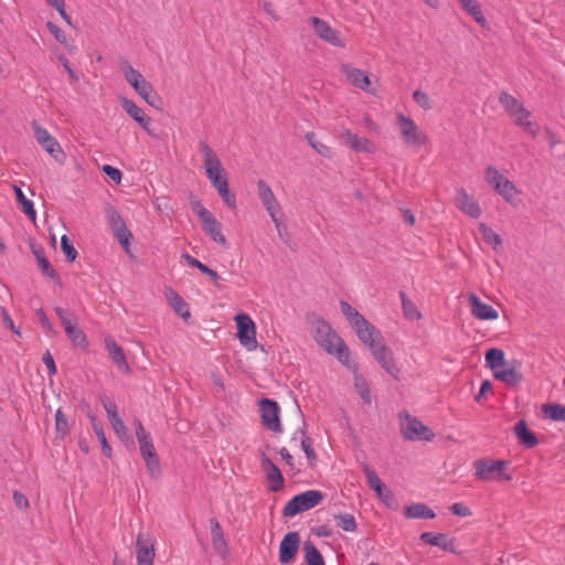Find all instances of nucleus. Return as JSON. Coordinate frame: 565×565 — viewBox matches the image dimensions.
<instances>
[{"label": "nucleus", "instance_id": "f257e3e1", "mask_svg": "<svg viewBox=\"0 0 565 565\" xmlns=\"http://www.w3.org/2000/svg\"><path fill=\"white\" fill-rule=\"evenodd\" d=\"M308 321L309 332L315 342L328 354L333 355L344 366L355 369V363L352 362L349 347L331 324L317 316L309 317Z\"/></svg>", "mask_w": 565, "mask_h": 565}, {"label": "nucleus", "instance_id": "f03ea898", "mask_svg": "<svg viewBox=\"0 0 565 565\" xmlns=\"http://www.w3.org/2000/svg\"><path fill=\"white\" fill-rule=\"evenodd\" d=\"M199 151L202 156L206 178L217 191L223 202L228 207L235 209L236 196L230 191L227 173L217 153L205 141L199 142Z\"/></svg>", "mask_w": 565, "mask_h": 565}, {"label": "nucleus", "instance_id": "7ed1b4c3", "mask_svg": "<svg viewBox=\"0 0 565 565\" xmlns=\"http://www.w3.org/2000/svg\"><path fill=\"white\" fill-rule=\"evenodd\" d=\"M340 308L358 339L370 350L371 353L386 342L381 331L350 303L341 301Z\"/></svg>", "mask_w": 565, "mask_h": 565}, {"label": "nucleus", "instance_id": "20e7f679", "mask_svg": "<svg viewBox=\"0 0 565 565\" xmlns=\"http://www.w3.org/2000/svg\"><path fill=\"white\" fill-rule=\"evenodd\" d=\"M395 125L405 146L417 150L428 143L427 134L409 116L398 113Z\"/></svg>", "mask_w": 565, "mask_h": 565}, {"label": "nucleus", "instance_id": "39448f33", "mask_svg": "<svg viewBox=\"0 0 565 565\" xmlns=\"http://www.w3.org/2000/svg\"><path fill=\"white\" fill-rule=\"evenodd\" d=\"M120 71L125 79L146 103L151 106H156L160 102V97L153 89L152 85L141 75L139 71L134 68L127 62H122L120 64Z\"/></svg>", "mask_w": 565, "mask_h": 565}, {"label": "nucleus", "instance_id": "423d86ee", "mask_svg": "<svg viewBox=\"0 0 565 565\" xmlns=\"http://www.w3.org/2000/svg\"><path fill=\"white\" fill-rule=\"evenodd\" d=\"M497 381L513 388L523 381L522 362L518 359L507 360L505 353L497 349Z\"/></svg>", "mask_w": 565, "mask_h": 565}, {"label": "nucleus", "instance_id": "0eeeda50", "mask_svg": "<svg viewBox=\"0 0 565 565\" xmlns=\"http://www.w3.org/2000/svg\"><path fill=\"white\" fill-rule=\"evenodd\" d=\"M324 494L319 490H307L291 498L284 507L282 514L292 518L308 511L322 502Z\"/></svg>", "mask_w": 565, "mask_h": 565}, {"label": "nucleus", "instance_id": "6e6552de", "mask_svg": "<svg viewBox=\"0 0 565 565\" xmlns=\"http://www.w3.org/2000/svg\"><path fill=\"white\" fill-rule=\"evenodd\" d=\"M136 437L139 444L140 452L146 461L149 472L154 476L160 471V463L156 452L154 445L150 435L145 430L140 422H136Z\"/></svg>", "mask_w": 565, "mask_h": 565}, {"label": "nucleus", "instance_id": "1a4fd4ad", "mask_svg": "<svg viewBox=\"0 0 565 565\" xmlns=\"http://www.w3.org/2000/svg\"><path fill=\"white\" fill-rule=\"evenodd\" d=\"M401 434L407 440L430 441L435 437V434L428 426L408 414L401 417Z\"/></svg>", "mask_w": 565, "mask_h": 565}, {"label": "nucleus", "instance_id": "9d476101", "mask_svg": "<svg viewBox=\"0 0 565 565\" xmlns=\"http://www.w3.org/2000/svg\"><path fill=\"white\" fill-rule=\"evenodd\" d=\"M236 323V335L239 343L248 351L256 350V324L247 313H237L234 317Z\"/></svg>", "mask_w": 565, "mask_h": 565}, {"label": "nucleus", "instance_id": "9b49d317", "mask_svg": "<svg viewBox=\"0 0 565 565\" xmlns=\"http://www.w3.org/2000/svg\"><path fill=\"white\" fill-rule=\"evenodd\" d=\"M257 192L259 200L269 214L273 223L275 224L276 228L278 230L281 224V206L279 201L277 200L276 195L274 194L271 188L268 185V183L264 180H258L257 182Z\"/></svg>", "mask_w": 565, "mask_h": 565}, {"label": "nucleus", "instance_id": "f8f14e48", "mask_svg": "<svg viewBox=\"0 0 565 565\" xmlns=\"http://www.w3.org/2000/svg\"><path fill=\"white\" fill-rule=\"evenodd\" d=\"M341 71L345 76L347 82L353 87L373 96L377 94L376 86L374 85V82L367 72L355 68L348 64L342 65Z\"/></svg>", "mask_w": 565, "mask_h": 565}, {"label": "nucleus", "instance_id": "ddd939ff", "mask_svg": "<svg viewBox=\"0 0 565 565\" xmlns=\"http://www.w3.org/2000/svg\"><path fill=\"white\" fill-rule=\"evenodd\" d=\"M371 354L386 374L395 380L399 379L402 369L396 362L393 350L386 344V342Z\"/></svg>", "mask_w": 565, "mask_h": 565}, {"label": "nucleus", "instance_id": "4468645a", "mask_svg": "<svg viewBox=\"0 0 565 565\" xmlns=\"http://www.w3.org/2000/svg\"><path fill=\"white\" fill-rule=\"evenodd\" d=\"M497 194L501 195L513 209L523 205L522 191L497 170Z\"/></svg>", "mask_w": 565, "mask_h": 565}, {"label": "nucleus", "instance_id": "2eb2a0df", "mask_svg": "<svg viewBox=\"0 0 565 565\" xmlns=\"http://www.w3.org/2000/svg\"><path fill=\"white\" fill-rule=\"evenodd\" d=\"M156 541L148 533L139 532L136 539L137 565H153Z\"/></svg>", "mask_w": 565, "mask_h": 565}, {"label": "nucleus", "instance_id": "dca6fc26", "mask_svg": "<svg viewBox=\"0 0 565 565\" xmlns=\"http://www.w3.org/2000/svg\"><path fill=\"white\" fill-rule=\"evenodd\" d=\"M259 411L263 425L274 433H280L282 428L279 420V405L270 399H262Z\"/></svg>", "mask_w": 565, "mask_h": 565}, {"label": "nucleus", "instance_id": "f3484780", "mask_svg": "<svg viewBox=\"0 0 565 565\" xmlns=\"http://www.w3.org/2000/svg\"><path fill=\"white\" fill-rule=\"evenodd\" d=\"M32 129L38 143L52 157L57 158L63 154L62 147L58 141L50 134V131L40 126L36 121L32 122Z\"/></svg>", "mask_w": 565, "mask_h": 565}, {"label": "nucleus", "instance_id": "a211bd4d", "mask_svg": "<svg viewBox=\"0 0 565 565\" xmlns=\"http://www.w3.org/2000/svg\"><path fill=\"white\" fill-rule=\"evenodd\" d=\"M499 102L513 124L518 117H531V111L524 107L523 103L508 92L503 90L499 94Z\"/></svg>", "mask_w": 565, "mask_h": 565}, {"label": "nucleus", "instance_id": "6ab92c4d", "mask_svg": "<svg viewBox=\"0 0 565 565\" xmlns=\"http://www.w3.org/2000/svg\"><path fill=\"white\" fill-rule=\"evenodd\" d=\"M107 217L113 233L118 238L119 243L127 249L131 237L129 228L126 226L124 220L116 210L109 209Z\"/></svg>", "mask_w": 565, "mask_h": 565}, {"label": "nucleus", "instance_id": "aec40b11", "mask_svg": "<svg viewBox=\"0 0 565 565\" xmlns=\"http://www.w3.org/2000/svg\"><path fill=\"white\" fill-rule=\"evenodd\" d=\"M260 467L266 476L270 491H279L284 487V477L278 467L267 457L263 456Z\"/></svg>", "mask_w": 565, "mask_h": 565}, {"label": "nucleus", "instance_id": "412c9836", "mask_svg": "<svg viewBox=\"0 0 565 565\" xmlns=\"http://www.w3.org/2000/svg\"><path fill=\"white\" fill-rule=\"evenodd\" d=\"M300 537L297 532H289L284 536L279 544V562L288 564L297 554Z\"/></svg>", "mask_w": 565, "mask_h": 565}, {"label": "nucleus", "instance_id": "4be33fe9", "mask_svg": "<svg viewBox=\"0 0 565 565\" xmlns=\"http://www.w3.org/2000/svg\"><path fill=\"white\" fill-rule=\"evenodd\" d=\"M342 137H343L345 145L350 149H352L356 152H364V153L371 154L376 151V146L372 140H370L369 138H365V137H361V136L352 132L351 130L347 129L342 134Z\"/></svg>", "mask_w": 565, "mask_h": 565}, {"label": "nucleus", "instance_id": "5701e85b", "mask_svg": "<svg viewBox=\"0 0 565 565\" xmlns=\"http://www.w3.org/2000/svg\"><path fill=\"white\" fill-rule=\"evenodd\" d=\"M120 106L122 109L135 120L137 121L146 131L149 132L151 118L146 115L142 108H140L134 100L128 99L127 97H121L119 99Z\"/></svg>", "mask_w": 565, "mask_h": 565}, {"label": "nucleus", "instance_id": "b1692460", "mask_svg": "<svg viewBox=\"0 0 565 565\" xmlns=\"http://www.w3.org/2000/svg\"><path fill=\"white\" fill-rule=\"evenodd\" d=\"M103 405L114 431L119 438H125L127 436L128 429L118 414L116 404L109 399H106L103 402Z\"/></svg>", "mask_w": 565, "mask_h": 565}, {"label": "nucleus", "instance_id": "393cba45", "mask_svg": "<svg viewBox=\"0 0 565 565\" xmlns=\"http://www.w3.org/2000/svg\"><path fill=\"white\" fill-rule=\"evenodd\" d=\"M203 231L211 237V239L222 247H227V241L222 233V225L216 217L211 214L203 221H201Z\"/></svg>", "mask_w": 565, "mask_h": 565}, {"label": "nucleus", "instance_id": "a878e982", "mask_svg": "<svg viewBox=\"0 0 565 565\" xmlns=\"http://www.w3.org/2000/svg\"><path fill=\"white\" fill-rule=\"evenodd\" d=\"M456 206L471 217H478L481 213L478 203L465 190H459L455 196Z\"/></svg>", "mask_w": 565, "mask_h": 565}, {"label": "nucleus", "instance_id": "bb28decb", "mask_svg": "<svg viewBox=\"0 0 565 565\" xmlns=\"http://www.w3.org/2000/svg\"><path fill=\"white\" fill-rule=\"evenodd\" d=\"M513 430L521 446L530 449L539 445V438L527 427V424L524 419L519 420L515 424Z\"/></svg>", "mask_w": 565, "mask_h": 565}, {"label": "nucleus", "instance_id": "cd10ccee", "mask_svg": "<svg viewBox=\"0 0 565 565\" xmlns=\"http://www.w3.org/2000/svg\"><path fill=\"white\" fill-rule=\"evenodd\" d=\"M210 524L212 546L217 554L224 556L227 553V542L224 537L221 524L216 519H212Z\"/></svg>", "mask_w": 565, "mask_h": 565}, {"label": "nucleus", "instance_id": "c85d7f7f", "mask_svg": "<svg viewBox=\"0 0 565 565\" xmlns=\"http://www.w3.org/2000/svg\"><path fill=\"white\" fill-rule=\"evenodd\" d=\"M468 300L471 307V312L476 318L481 320H490L494 318V310L492 307L483 303L477 295H469Z\"/></svg>", "mask_w": 565, "mask_h": 565}, {"label": "nucleus", "instance_id": "c756f323", "mask_svg": "<svg viewBox=\"0 0 565 565\" xmlns=\"http://www.w3.org/2000/svg\"><path fill=\"white\" fill-rule=\"evenodd\" d=\"M168 303L171 308L183 319H188L190 317V310L188 303L183 300V298L173 289L168 288L164 291Z\"/></svg>", "mask_w": 565, "mask_h": 565}, {"label": "nucleus", "instance_id": "7c9ffc66", "mask_svg": "<svg viewBox=\"0 0 565 565\" xmlns=\"http://www.w3.org/2000/svg\"><path fill=\"white\" fill-rule=\"evenodd\" d=\"M105 347L113 362L119 367L128 370V364L122 349L116 343L113 337L105 338Z\"/></svg>", "mask_w": 565, "mask_h": 565}, {"label": "nucleus", "instance_id": "2f4dec72", "mask_svg": "<svg viewBox=\"0 0 565 565\" xmlns=\"http://www.w3.org/2000/svg\"><path fill=\"white\" fill-rule=\"evenodd\" d=\"M420 540L427 544L441 547L445 551L454 550V541L449 540L446 534H435L433 532H424Z\"/></svg>", "mask_w": 565, "mask_h": 565}, {"label": "nucleus", "instance_id": "473e14b6", "mask_svg": "<svg viewBox=\"0 0 565 565\" xmlns=\"http://www.w3.org/2000/svg\"><path fill=\"white\" fill-rule=\"evenodd\" d=\"M408 519H434L435 512L424 503H413L405 509Z\"/></svg>", "mask_w": 565, "mask_h": 565}, {"label": "nucleus", "instance_id": "72a5a7b5", "mask_svg": "<svg viewBox=\"0 0 565 565\" xmlns=\"http://www.w3.org/2000/svg\"><path fill=\"white\" fill-rule=\"evenodd\" d=\"M13 191L17 198L18 203L21 206L22 212L31 220L35 221L36 212L34 210V205L31 200L26 199L21 188L18 185H13Z\"/></svg>", "mask_w": 565, "mask_h": 565}, {"label": "nucleus", "instance_id": "f704fd0d", "mask_svg": "<svg viewBox=\"0 0 565 565\" xmlns=\"http://www.w3.org/2000/svg\"><path fill=\"white\" fill-rule=\"evenodd\" d=\"M458 2L480 25H486V18L481 12L480 4L476 0H458Z\"/></svg>", "mask_w": 565, "mask_h": 565}, {"label": "nucleus", "instance_id": "c9c22d12", "mask_svg": "<svg viewBox=\"0 0 565 565\" xmlns=\"http://www.w3.org/2000/svg\"><path fill=\"white\" fill-rule=\"evenodd\" d=\"M351 369L354 372V387H355L358 394L364 401V403L371 404L372 396H371V391H370L366 380L356 373V367L355 369L351 367Z\"/></svg>", "mask_w": 565, "mask_h": 565}, {"label": "nucleus", "instance_id": "e433bc0d", "mask_svg": "<svg viewBox=\"0 0 565 565\" xmlns=\"http://www.w3.org/2000/svg\"><path fill=\"white\" fill-rule=\"evenodd\" d=\"M544 415L555 422H565V406L561 404H544L542 406Z\"/></svg>", "mask_w": 565, "mask_h": 565}, {"label": "nucleus", "instance_id": "4c0bfd02", "mask_svg": "<svg viewBox=\"0 0 565 565\" xmlns=\"http://www.w3.org/2000/svg\"><path fill=\"white\" fill-rule=\"evenodd\" d=\"M68 339L72 341L73 345L79 349H86L88 345L87 338L84 331L78 327V323L75 327H72L68 331H66Z\"/></svg>", "mask_w": 565, "mask_h": 565}, {"label": "nucleus", "instance_id": "58836bf2", "mask_svg": "<svg viewBox=\"0 0 565 565\" xmlns=\"http://www.w3.org/2000/svg\"><path fill=\"white\" fill-rule=\"evenodd\" d=\"M303 551L305 559L308 565H324L322 555L312 543H306Z\"/></svg>", "mask_w": 565, "mask_h": 565}, {"label": "nucleus", "instance_id": "ea45409f", "mask_svg": "<svg viewBox=\"0 0 565 565\" xmlns=\"http://www.w3.org/2000/svg\"><path fill=\"white\" fill-rule=\"evenodd\" d=\"M364 473L369 487L375 491L376 495L382 494V492L386 490L383 482L372 468L366 466L364 468Z\"/></svg>", "mask_w": 565, "mask_h": 565}, {"label": "nucleus", "instance_id": "a19ab883", "mask_svg": "<svg viewBox=\"0 0 565 565\" xmlns=\"http://www.w3.org/2000/svg\"><path fill=\"white\" fill-rule=\"evenodd\" d=\"M335 523L345 532H354L356 530V522L350 513H339L334 515Z\"/></svg>", "mask_w": 565, "mask_h": 565}, {"label": "nucleus", "instance_id": "79ce46f5", "mask_svg": "<svg viewBox=\"0 0 565 565\" xmlns=\"http://www.w3.org/2000/svg\"><path fill=\"white\" fill-rule=\"evenodd\" d=\"M476 476L480 479H491L494 472V462L486 460L475 461Z\"/></svg>", "mask_w": 565, "mask_h": 565}, {"label": "nucleus", "instance_id": "37998d69", "mask_svg": "<svg viewBox=\"0 0 565 565\" xmlns=\"http://www.w3.org/2000/svg\"><path fill=\"white\" fill-rule=\"evenodd\" d=\"M529 118L530 117H518L514 125L522 128L523 131L532 138H536L540 132V126L536 122L529 120Z\"/></svg>", "mask_w": 565, "mask_h": 565}, {"label": "nucleus", "instance_id": "c03bdc74", "mask_svg": "<svg viewBox=\"0 0 565 565\" xmlns=\"http://www.w3.org/2000/svg\"><path fill=\"white\" fill-rule=\"evenodd\" d=\"M309 145L321 156L326 158L332 157V149L323 143L322 141L318 140L315 136V134L310 132L306 136Z\"/></svg>", "mask_w": 565, "mask_h": 565}, {"label": "nucleus", "instance_id": "a18cd8bd", "mask_svg": "<svg viewBox=\"0 0 565 565\" xmlns=\"http://www.w3.org/2000/svg\"><path fill=\"white\" fill-rule=\"evenodd\" d=\"M413 99L423 110H431L435 106V103L429 94L419 89L413 93Z\"/></svg>", "mask_w": 565, "mask_h": 565}, {"label": "nucleus", "instance_id": "49530a36", "mask_svg": "<svg viewBox=\"0 0 565 565\" xmlns=\"http://www.w3.org/2000/svg\"><path fill=\"white\" fill-rule=\"evenodd\" d=\"M183 257L190 266L198 268L202 274L207 275L213 280L218 279V274L215 270L207 267L206 265H204L203 263H201L199 259L190 255H184Z\"/></svg>", "mask_w": 565, "mask_h": 565}, {"label": "nucleus", "instance_id": "de8ad7c7", "mask_svg": "<svg viewBox=\"0 0 565 565\" xmlns=\"http://www.w3.org/2000/svg\"><path fill=\"white\" fill-rule=\"evenodd\" d=\"M55 312H56L57 317L60 318L65 332L68 331L70 329H72V327H75L77 324V320L71 311L63 309V308H56Z\"/></svg>", "mask_w": 565, "mask_h": 565}, {"label": "nucleus", "instance_id": "09e8293b", "mask_svg": "<svg viewBox=\"0 0 565 565\" xmlns=\"http://www.w3.org/2000/svg\"><path fill=\"white\" fill-rule=\"evenodd\" d=\"M310 23L313 28L316 35H334L333 33H331L330 25L326 21L317 17L310 18Z\"/></svg>", "mask_w": 565, "mask_h": 565}, {"label": "nucleus", "instance_id": "8fccbe9b", "mask_svg": "<svg viewBox=\"0 0 565 565\" xmlns=\"http://www.w3.org/2000/svg\"><path fill=\"white\" fill-rule=\"evenodd\" d=\"M402 307L407 319L418 320L422 317L415 305L405 297L402 298Z\"/></svg>", "mask_w": 565, "mask_h": 565}, {"label": "nucleus", "instance_id": "3c124183", "mask_svg": "<svg viewBox=\"0 0 565 565\" xmlns=\"http://www.w3.org/2000/svg\"><path fill=\"white\" fill-rule=\"evenodd\" d=\"M93 428H94V431L96 434V436L98 437L100 444H102V448H103V451L104 454L107 456V457H111V448L106 439V435L104 433V429L102 427L100 424L98 423H94L93 424Z\"/></svg>", "mask_w": 565, "mask_h": 565}, {"label": "nucleus", "instance_id": "603ef678", "mask_svg": "<svg viewBox=\"0 0 565 565\" xmlns=\"http://www.w3.org/2000/svg\"><path fill=\"white\" fill-rule=\"evenodd\" d=\"M55 429L62 436H65L68 433L67 419L61 408L55 413Z\"/></svg>", "mask_w": 565, "mask_h": 565}, {"label": "nucleus", "instance_id": "864d4df0", "mask_svg": "<svg viewBox=\"0 0 565 565\" xmlns=\"http://www.w3.org/2000/svg\"><path fill=\"white\" fill-rule=\"evenodd\" d=\"M35 256H36V260H38L39 267L42 270V273L50 278H55L56 277L55 270L53 269V267L51 266L49 260L43 256V254L35 253Z\"/></svg>", "mask_w": 565, "mask_h": 565}, {"label": "nucleus", "instance_id": "5fc2aeb1", "mask_svg": "<svg viewBox=\"0 0 565 565\" xmlns=\"http://www.w3.org/2000/svg\"><path fill=\"white\" fill-rule=\"evenodd\" d=\"M61 248L70 262H74L77 257V252L74 246L71 244L68 237L63 235L61 238Z\"/></svg>", "mask_w": 565, "mask_h": 565}, {"label": "nucleus", "instance_id": "6e6d98bb", "mask_svg": "<svg viewBox=\"0 0 565 565\" xmlns=\"http://www.w3.org/2000/svg\"><path fill=\"white\" fill-rule=\"evenodd\" d=\"M300 434H301V439H300L301 448L305 451L308 460L310 462H312L316 459V454L312 448L311 439L303 431H300Z\"/></svg>", "mask_w": 565, "mask_h": 565}, {"label": "nucleus", "instance_id": "4d7b16f0", "mask_svg": "<svg viewBox=\"0 0 565 565\" xmlns=\"http://www.w3.org/2000/svg\"><path fill=\"white\" fill-rule=\"evenodd\" d=\"M509 465V461L505 460H497V482L499 481H510L512 476L510 473H505V467Z\"/></svg>", "mask_w": 565, "mask_h": 565}, {"label": "nucleus", "instance_id": "13d9d810", "mask_svg": "<svg viewBox=\"0 0 565 565\" xmlns=\"http://www.w3.org/2000/svg\"><path fill=\"white\" fill-rule=\"evenodd\" d=\"M13 501L18 509L22 511H26L30 507L28 498L20 491H14L13 494Z\"/></svg>", "mask_w": 565, "mask_h": 565}, {"label": "nucleus", "instance_id": "bf43d9fd", "mask_svg": "<svg viewBox=\"0 0 565 565\" xmlns=\"http://www.w3.org/2000/svg\"><path fill=\"white\" fill-rule=\"evenodd\" d=\"M103 172L107 174L115 183L119 184L121 182L122 174L119 169L109 164H105L103 167Z\"/></svg>", "mask_w": 565, "mask_h": 565}, {"label": "nucleus", "instance_id": "052dcab7", "mask_svg": "<svg viewBox=\"0 0 565 565\" xmlns=\"http://www.w3.org/2000/svg\"><path fill=\"white\" fill-rule=\"evenodd\" d=\"M192 211L198 215L200 221H203L207 216H210L212 213L205 209L199 201H194L191 203Z\"/></svg>", "mask_w": 565, "mask_h": 565}, {"label": "nucleus", "instance_id": "680f3d73", "mask_svg": "<svg viewBox=\"0 0 565 565\" xmlns=\"http://www.w3.org/2000/svg\"><path fill=\"white\" fill-rule=\"evenodd\" d=\"M450 511L458 516H469L471 515L470 509L463 503H455L450 507Z\"/></svg>", "mask_w": 565, "mask_h": 565}, {"label": "nucleus", "instance_id": "e2e57ef3", "mask_svg": "<svg viewBox=\"0 0 565 565\" xmlns=\"http://www.w3.org/2000/svg\"><path fill=\"white\" fill-rule=\"evenodd\" d=\"M492 388V383L490 380H484L481 384L479 393L476 395L475 399L477 403H482L486 394L490 392Z\"/></svg>", "mask_w": 565, "mask_h": 565}, {"label": "nucleus", "instance_id": "0e129e2a", "mask_svg": "<svg viewBox=\"0 0 565 565\" xmlns=\"http://www.w3.org/2000/svg\"><path fill=\"white\" fill-rule=\"evenodd\" d=\"M377 497L388 508H393L395 505V497L391 490H385Z\"/></svg>", "mask_w": 565, "mask_h": 565}, {"label": "nucleus", "instance_id": "69168bd1", "mask_svg": "<svg viewBox=\"0 0 565 565\" xmlns=\"http://www.w3.org/2000/svg\"><path fill=\"white\" fill-rule=\"evenodd\" d=\"M1 317L4 326L14 331V333H17L18 335H20V331L15 329L14 322L9 316V312L6 308H1Z\"/></svg>", "mask_w": 565, "mask_h": 565}, {"label": "nucleus", "instance_id": "338daca9", "mask_svg": "<svg viewBox=\"0 0 565 565\" xmlns=\"http://www.w3.org/2000/svg\"><path fill=\"white\" fill-rule=\"evenodd\" d=\"M43 362L47 367L49 374L54 375L56 373V365H55L54 359L50 352H46L43 355Z\"/></svg>", "mask_w": 565, "mask_h": 565}, {"label": "nucleus", "instance_id": "774afa93", "mask_svg": "<svg viewBox=\"0 0 565 565\" xmlns=\"http://www.w3.org/2000/svg\"><path fill=\"white\" fill-rule=\"evenodd\" d=\"M38 316L40 318V322L42 324V327L47 331V332H54V329H53V326L52 323L49 321L46 315L44 313L43 310H39L38 311Z\"/></svg>", "mask_w": 565, "mask_h": 565}]
</instances>
